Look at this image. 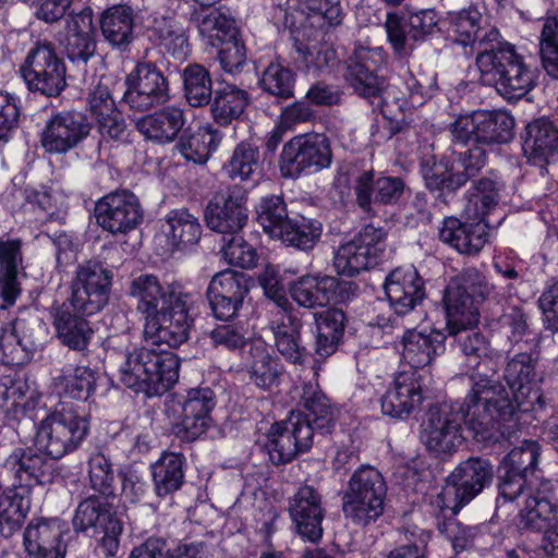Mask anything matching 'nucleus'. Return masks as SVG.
I'll use <instances>...</instances> for the list:
<instances>
[{"label": "nucleus", "mask_w": 558, "mask_h": 558, "mask_svg": "<svg viewBox=\"0 0 558 558\" xmlns=\"http://www.w3.org/2000/svg\"><path fill=\"white\" fill-rule=\"evenodd\" d=\"M113 274L98 260L78 264L69 282V295L50 307L58 341L70 350L86 354L95 330L87 319L108 304Z\"/></svg>", "instance_id": "nucleus-1"}, {"label": "nucleus", "mask_w": 558, "mask_h": 558, "mask_svg": "<svg viewBox=\"0 0 558 558\" xmlns=\"http://www.w3.org/2000/svg\"><path fill=\"white\" fill-rule=\"evenodd\" d=\"M471 388L462 405L442 404L430 408L422 430L429 451L451 454L463 442L461 422L478 444L488 442V375L476 371L470 375Z\"/></svg>", "instance_id": "nucleus-2"}, {"label": "nucleus", "mask_w": 558, "mask_h": 558, "mask_svg": "<svg viewBox=\"0 0 558 558\" xmlns=\"http://www.w3.org/2000/svg\"><path fill=\"white\" fill-rule=\"evenodd\" d=\"M302 403L305 412L291 411L287 418L275 422L266 435L264 448L274 465L292 462L312 448L315 434L328 435L336 425L338 410L317 386H304Z\"/></svg>", "instance_id": "nucleus-3"}, {"label": "nucleus", "mask_w": 558, "mask_h": 558, "mask_svg": "<svg viewBox=\"0 0 558 558\" xmlns=\"http://www.w3.org/2000/svg\"><path fill=\"white\" fill-rule=\"evenodd\" d=\"M535 375V359L531 353H519L505 369L508 388L490 385V452L500 445L508 449L519 439L523 414L533 410L539 400L537 390L529 386Z\"/></svg>", "instance_id": "nucleus-4"}, {"label": "nucleus", "mask_w": 558, "mask_h": 558, "mask_svg": "<svg viewBox=\"0 0 558 558\" xmlns=\"http://www.w3.org/2000/svg\"><path fill=\"white\" fill-rule=\"evenodd\" d=\"M453 141L472 146L463 160L464 172H453V165L434 154H424L420 159V172L425 186L432 191L456 192L486 165L488 147V111L477 110L471 114L460 116L450 125Z\"/></svg>", "instance_id": "nucleus-5"}, {"label": "nucleus", "mask_w": 558, "mask_h": 558, "mask_svg": "<svg viewBox=\"0 0 558 558\" xmlns=\"http://www.w3.org/2000/svg\"><path fill=\"white\" fill-rule=\"evenodd\" d=\"M107 351L119 360L120 381L135 392L162 396L178 381L180 360L173 352L147 347L131 349L128 336L110 337Z\"/></svg>", "instance_id": "nucleus-6"}, {"label": "nucleus", "mask_w": 558, "mask_h": 558, "mask_svg": "<svg viewBox=\"0 0 558 558\" xmlns=\"http://www.w3.org/2000/svg\"><path fill=\"white\" fill-rule=\"evenodd\" d=\"M487 477L488 462L480 458H470L451 472L440 493L430 501L432 513L441 534L457 537L456 515L483 490Z\"/></svg>", "instance_id": "nucleus-7"}, {"label": "nucleus", "mask_w": 558, "mask_h": 558, "mask_svg": "<svg viewBox=\"0 0 558 558\" xmlns=\"http://www.w3.org/2000/svg\"><path fill=\"white\" fill-rule=\"evenodd\" d=\"M258 281L269 301L268 311L272 314L269 328L278 352L286 361L302 365L308 355L306 347L301 342L303 323L293 313V305L287 296L278 272L272 268H266L258 277Z\"/></svg>", "instance_id": "nucleus-8"}, {"label": "nucleus", "mask_w": 558, "mask_h": 558, "mask_svg": "<svg viewBox=\"0 0 558 558\" xmlns=\"http://www.w3.org/2000/svg\"><path fill=\"white\" fill-rule=\"evenodd\" d=\"M465 221L450 216L442 220L439 240L459 253L474 255L488 242V180L482 178L470 192Z\"/></svg>", "instance_id": "nucleus-9"}, {"label": "nucleus", "mask_w": 558, "mask_h": 558, "mask_svg": "<svg viewBox=\"0 0 558 558\" xmlns=\"http://www.w3.org/2000/svg\"><path fill=\"white\" fill-rule=\"evenodd\" d=\"M35 446L51 460L76 451L86 439L90 423L85 413L72 404L59 403L35 425Z\"/></svg>", "instance_id": "nucleus-10"}, {"label": "nucleus", "mask_w": 558, "mask_h": 558, "mask_svg": "<svg viewBox=\"0 0 558 558\" xmlns=\"http://www.w3.org/2000/svg\"><path fill=\"white\" fill-rule=\"evenodd\" d=\"M387 484L383 474L372 465L359 466L342 492L341 509L353 525L366 527L384 513Z\"/></svg>", "instance_id": "nucleus-11"}, {"label": "nucleus", "mask_w": 558, "mask_h": 558, "mask_svg": "<svg viewBox=\"0 0 558 558\" xmlns=\"http://www.w3.org/2000/svg\"><path fill=\"white\" fill-rule=\"evenodd\" d=\"M490 76L497 93L509 101L526 95L536 81L535 72L524 63L515 47L502 39L497 28H490Z\"/></svg>", "instance_id": "nucleus-12"}, {"label": "nucleus", "mask_w": 558, "mask_h": 558, "mask_svg": "<svg viewBox=\"0 0 558 558\" xmlns=\"http://www.w3.org/2000/svg\"><path fill=\"white\" fill-rule=\"evenodd\" d=\"M19 73L31 93L46 97H58L68 86L65 62L47 39H39L29 48Z\"/></svg>", "instance_id": "nucleus-13"}, {"label": "nucleus", "mask_w": 558, "mask_h": 558, "mask_svg": "<svg viewBox=\"0 0 558 558\" xmlns=\"http://www.w3.org/2000/svg\"><path fill=\"white\" fill-rule=\"evenodd\" d=\"M191 302L190 293L172 289L169 303L143 323L145 340L173 349L186 342L194 324L190 314Z\"/></svg>", "instance_id": "nucleus-14"}, {"label": "nucleus", "mask_w": 558, "mask_h": 558, "mask_svg": "<svg viewBox=\"0 0 558 558\" xmlns=\"http://www.w3.org/2000/svg\"><path fill=\"white\" fill-rule=\"evenodd\" d=\"M332 151L329 138L323 133H305L288 141L279 156V170L286 179H298L329 168Z\"/></svg>", "instance_id": "nucleus-15"}, {"label": "nucleus", "mask_w": 558, "mask_h": 558, "mask_svg": "<svg viewBox=\"0 0 558 558\" xmlns=\"http://www.w3.org/2000/svg\"><path fill=\"white\" fill-rule=\"evenodd\" d=\"M387 63V53L383 47H356L348 58L344 80L359 96L387 102L391 92L386 89V80L379 71Z\"/></svg>", "instance_id": "nucleus-16"}, {"label": "nucleus", "mask_w": 558, "mask_h": 558, "mask_svg": "<svg viewBox=\"0 0 558 558\" xmlns=\"http://www.w3.org/2000/svg\"><path fill=\"white\" fill-rule=\"evenodd\" d=\"M541 447L535 440L524 439L521 446L512 448L498 466V497L494 517L500 519L502 508L509 505L523 492L527 476L533 474L538 463Z\"/></svg>", "instance_id": "nucleus-17"}, {"label": "nucleus", "mask_w": 558, "mask_h": 558, "mask_svg": "<svg viewBox=\"0 0 558 558\" xmlns=\"http://www.w3.org/2000/svg\"><path fill=\"white\" fill-rule=\"evenodd\" d=\"M386 248V232L365 226L352 240L335 252L333 266L339 275L354 277L376 266Z\"/></svg>", "instance_id": "nucleus-18"}, {"label": "nucleus", "mask_w": 558, "mask_h": 558, "mask_svg": "<svg viewBox=\"0 0 558 558\" xmlns=\"http://www.w3.org/2000/svg\"><path fill=\"white\" fill-rule=\"evenodd\" d=\"M126 84L123 101L130 110L148 111L170 99L169 81L153 62H138L126 76Z\"/></svg>", "instance_id": "nucleus-19"}, {"label": "nucleus", "mask_w": 558, "mask_h": 558, "mask_svg": "<svg viewBox=\"0 0 558 558\" xmlns=\"http://www.w3.org/2000/svg\"><path fill=\"white\" fill-rule=\"evenodd\" d=\"M97 225L113 235H126L143 221L144 209L138 197L129 190H117L95 204Z\"/></svg>", "instance_id": "nucleus-20"}, {"label": "nucleus", "mask_w": 558, "mask_h": 558, "mask_svg": "<svg viewBox=\"0 0 558 558\" xmlns=\"http://www.w3.org/2000/svg\"><path fill=\"white\" fill-rule=\"evenodd\" d=\"M288 512L295 534L303 541L318 543L324 533L326 510L323 495L313 485H301L289 498Z\"/></svg>", "instance_id": "nucleus-21"}, {"label": "nucleus", "mask_w": 558, "mask_h": 558, "mask_svg": "<svg viewBox=\"0 0 558 558\" xmlns=\"http://www.w3.org/2000/svg\"><path fill=\"white\" fill-rule=\"evenodd\" d=\"M90 130L92 124L82 112L61 111L46 122L40 143L49 154H66L86 140Z\"/></svg>", "instance_id": "nucleus-22"}, {"label": "nucleus", "mask_w": 558, "mask_h": 558, "mask_svg": "<svg viewBox=\"0 0 558 558\" xmlns=\"http://www.w3.org/2000/svg\"><path fill=\"white\" fill-rule=\"evenodd\" d=\"M57 39L71 63L86 65L97 53L93 9L85 7L70 14L65 20L64 32L59 33Z\"/></svg>", "instance_id": "nucleus-23"}, {"label": "nucleus", "mask_w": 558, "mask_h": 558, "mask_svg": "<svg viewBox=\"0 0 558 558\" xmlns=\"http://www.w3.org/2000/svg\"><path fill=\"white\" fill-rule=\"evenodd\" d=\"M247 197L241 189L229 190L227 194L215 195L206 205V226L223 238L240 233L247 223Z\"/></svg>", "instance_id": "nucleus-24"}, {"label": "nucleus", "mask_w": 558, "mask_h": 558, "mask_svg": "<svg viewBox=\"0 0 558 558\" xmlns=\"http://www.w3.org/2000/svg\"><path fill=\"white\" fill-rule=\"evenodd\" d=\"M385 293L388 302L398 315L410 316L422 319L421 313L416 312V306L425 298L424 281L413 266L398 267L393 269L385 280Z\"/></svg>", "instance_id": "nucleus-25"}, {"label": "nucleus", "mask_w": 558, "mask_h": 558, "mask_svg": "<svg viewBox=\"0 0 558 558\" xmlns=\"http://www.w3.org/2000/svg\"><path fill=\"white\" fill-rule=\"evenodd\" d=\"M180 405L179 421L174 425L175 435L185 441H194L210 426V413L216 405L215 393L208 387L192 388Z\"/></svg>", "instance_id": "nucleus-26"}, {"label": "nucleus", "mask_w": 558, "mask_h": 558, "mask_svg": "<svg viewBox=\"0 0 558 558\" xmlns=\"http://www.w3.org/2000/svg\"><path fill=\"white\" fill-rule=\"evenodd\" d=\"M41 451L29 447H16L5 458L2 469L8 472L13 482L11 486L27 485L32 489L33 484L45 485L54 476V463L47 459Z\"/></svg>", "instance_id": "nucleus-27"}, {"label": "nucleus", "mask_w": 558, "mask_h": 558, "mask_svg": "<svg viewBox=\"0 0 558 558\" xmlns=\"http://www.w3.org/2000/svg\"><path fill=\"white\" fill-rule=\"evenodd\" d=\"M404 187L401 178L385 175L375 178L373 169L360 171L352 180L356 204L365 213L373 210V204H396L401 198Z\"/></svg>", "instance_id": "nucleus-28"}, {"label": "nucleus", "mask_w": 558, "mask_h": 558, "mask_svg": "<svg viewBox=\"0 0 558 558\" xmlns=\"http://www.w3.org/2000/svg\"><path fill=\"white\" fill-rule=\"evenodd\" d=\"M421 381L417 371L399 372L380 398L383 414L393 418H407L423 401Z\"/></svg>", "instance_id": "nucleus-29"}, {"label": "nucleus", "mask_w": 558, "mask_h": 558, "mask_svg": "<svg viewBox=\"0 0 558 558\" xmlns=\"http://www.w3.org/2000/svg\"><path fill=\"white\" fill-rule=\"evenodd\" d=\"M446 335L437 329L420 331L408 325L401 337V355L414 371L430 365L445 352Z\"/></svg>", "instance_id": "nucleus-30"}, {"label": "nucleus", "mask_w": 558, "mask_h": 558, "mask_svg": "<svg viewBox=\"0 0 558 558\" xmlns=\"http://www.w3.org/2000/svg\"><path fill=\"white\" fill-rule=\"evenodd\" d=\"M523 149L529 160L539 167V173H547L546 165L558 159V128L547 118H539L526 126Z\"/></svg>", "instance_id": "nucleus-31"}, {"label": "nucleus", "mask_w": 558, "mask_h": 558, "mask_svg": "<svg viewBox=\"0 0 558 558\" xmlns=\"http://www.w3.org/2000/svg\"><path fill=\"white\" fill-rule=\"evenodd\" d=\"M186 122L184 110L174 105L166 106L135 121V129L145 140L166 145L174 142Z\"/></svg>", "instance_id": "nucleus-32"}, {"label": "nucleus", "mask_w": 558, "mask_h": 558, "mask_svg": "<svg viewBox=\"0 0 558 558\" xmlns=\"http://www.w3.org/2000/svg\"><path fill=\"white\" fill-rule=\"evenodd\" d=\"M62 532L56 520L36 518L29 521L23 545L29 558H63Z\"/></svg>", "instance_id": "nucleus-33"}, {"label": "nucleus", "mask_w": 558, "mask_h": 558, "mask_svg": "<svg viewBox=\"0 0 558 558\" xmlns=\"http://www.w3.org/2000/svg\"><path fill=\"white\" fill-rule=\"evenodd\" d=\"M135 12L128 4H114L105 9L99 16L104 40L112 50L126 52L135 40Z\"/></svg>", "instance_id": "nucleus-34"}, {"label": "nucleus", "mask_w": 558, "mask_h": 558, "mask_svg": "<svg viewBox=\"0 0 558 558\" xmlns=\"http://www.w3.org/2000/svg\"><path fill=\"white\" fill-rule=\"evenodd\" d=\"M23 241L20 238L0 236V299L1 307L12 306L21 294L19 274L23 266Z\"/></svg>", "instance_id": "nucleus-35"}, {"label": "nucleus", "mask_w": 558, "mask_h": 558, "mask_svg": "<svg viewBox=\"0 0 558 558\" xmlns=\"http://www.w3.org/2000/svg\"><path fill=\"white\" fill-rule=\"evenodd\" d=\"M251 102L252 98L246 89L232 83H225L217 86L208 104L209 113L214 123L227 128L243 117Z\"/></svg>", "instance_id": "nucleus-36"}, {"label": "nucleus", "mask_w": 558, "mask_h": 558, "mask_svg": "<svg viewBox=\"0 0 558 558\" xmlns=\"http://www.w3.org/2000/svg\"><path fill=\"white\" fill-rule=\"evenodd\" d=\"M447 316V330L450 336L475 327L480 319V311L466 290L459 284H449L444 295Z\"/></svg>", "instance_id": "nucleus-37"}, {"label": "nucleus", "mask_w": 558, "mask_h": 558, "mask_svg": "<svg viewBox=\"0 0 558 558\" xmlns=\"http://www.w3.org/2000/svg\"><path fill=\"white\" fill-rule=\"evenodd\" d=\"M223 138L220 130L211 123L199 126L195 132L190 129L183 131L175 148L185 160L204 165L211 154L218 149Z\"/></svg>", "instance_id": "nucleus-38"}, {"label": "nucleus", "mask_w": 558, "mask_h": 558, "mask_svg": "<svg viewBox=\"0 0 558 558\" xmlns=\"http://www.w3.org/2000/svg\"><path fill=\"white\" fill-rule=\"evenodd\" d=\"M32 505L27 485L5 488L0 496V535L9 538L22 527Z\"/></svg>", "instance_id": "nucleus-39"}, {"label": "nucleus", "mask_w": 558, "mask_h": 558, "mask_svg": "<svg viewBox=\"0 0 558 558\" xmlns=\"http://www.w3.org/2000/svg\"><path fill=\"white\" fill-rule=\"evenodd\" d=\"M171 291L162 287L157 276L149 274L133 278L129 286V295L135 299L143 323L169 303Z\"/></svg>", "instance_id": "nucleus-40"}, {"label": "nucleus", "mask_w": 558, "mask_h": 558, "mask_svg": "<svg viewBox=\"0 0 558 558\" xmlns=\"http://www.w3.org/2000/svg\"><path fill=\"white\" fill-rule=\"evenodd\" d=\"M347 316L340 308L331 307L314 314L316 354L327 357L337 351Z\"/></svg>", "instance_id": "nucleus-41"}, {"label": "nucleus", "mask_w": 558, "mask_h": 558, "mask_svg": "<svg viewBox=\"0 0 558 558\" xmlns=\"http://www.w3.org/2000/svg\"><path fill=\"white\" fill-rule=\"evenodd\" d=\"M163 232L169 242L178 250L198 243L203 228L197 216L187 208L169 210L163 218Z\"/></svg>", "instance_id": "nucleus-42"}, {"label": "nucleus", "mask_w": 558, "mask_h": 558, "mask_svg": "<svg viewBox=\"0 0 558 558\" xmlns=\"http://www.w3.org/2000/svg\"><path fill=\"white\" fill-rule=\"evenodd\" d=\"M128 558H206L202 542L181 543L171 547L167 538L149 536L134 546Z\"/></svg>", "instance_id": "nucleus-43"}, {"label": "nucleus", "mask_w": 558, "mask_h": 558, "mask_svg": "<svg viewBox=\"0 0 558 558\" xmlns=\"http://www.w3.org/2000/svg\"><path fill=\"white\" fill-rule=\"evenodd\" d=\"M520 527L547 531L558 523V501L544 492L529 495L524 508L519 513Z\"/></svg>", "instance_id": "nucleus-44"}, {"label": "nucleus", "mask_w": 558, "mask_h": 558, "mask_svg": "<svg viewBox=\"0 0 558 558\" xmlns=\"http://www.w3.org/2000/svg\"><path fill=\"white\" fill-rule=\"evenodd\" d=\"M331 276L304 275L290 284V295L305 308L324 307L330 303Z\"/></svg>", "instance_id": "nucleus-45"}, {"label": "nucleus", "mask_w": 558, "mask_h": 558, "mask_svg": "<svg viewBox=\"0 0 558 558\" xmlns=\"http://www.w3.org/2000/svg\"><path fill=\"white\" fill-rule=\"evenodd\" d=\"M185 457L180 452H163L151 465L155 492L165 497L179 490L184 483Z\"/></svg>", "instance_id": "nucleus-46"}, {"label": "nucleus", "mask_w": 558, "mask_h": 558, "mask_svg": "<svg viewBox=\"0 0 558 558\" xmlns=\"http://www.w3.org/2000/svg\"><path fill=\"white\" fill-rule=\"evenodd\" d=\"M323 225L319 220L303 215L290 216L277 235L286 245L300 251H311L319 242Z\"/></svg>", "instance_id": "nucleus-47"}, {"label": "nucleus", "mask_w": 558, "mask_h": 558, "mask_svg": "<svg viewBox=\"0 0 558 558\" xmlns=\"http://www.w3.org/2000/svg\"><path fill=\"white\" fill-rule=\"evenodd\" d=\"M181 78L186 102L193 108L208 106L216 93L209 70L199 63H189L182 70Z\"/></svg>", "instance_id": "nucleus-48"}, {"label": "nucleus", "mask_w": 558, "mask_h": 558, "mask_svg": "<svg viewBox=\"0 0 558 558\" xmlns=\"http://www.w3.org/2000/svg\"><path fill=\"white\" fill-rule=\"evenodd\" d=\"M296 73L289 66L271 61L260 73L259 88L277 101H284L294 97Z\"/></svg>", "instance_id": "nucleus-49"}, {"label": "nucleus", "mask_w": 558, "mask_h": 558, "mask_svg": "<svg viewBox=\"0 0 558 558\" xmlns=\"http://www.w3.org/2000/svg\"><path fill=\"white\" fill-rule=\"evenodd\" d=\"M54 387L63 398L87 401L96 390V373L88 366H76L59 375Z\"/></svg>", "instance_id": "nucleus-50"}, {"label": "nucleus", "mask_w": 558, "mask_h": 558, "mask_svg": "<svg viewBox=\"0 0 558 558\" xmlns=\"http://www.w3.org/2000/svg\"><path fill=\"white\" fill-rule=\"evenodd\" d=\"M260 154L257 146L243 141L233 149L230 159L222 166L223 173L231 180H252L260 170Z\"/></svg>", "instance_id": "nucleus-51"}, {"label": "nucleus", "mask_w": 558, "mask_h": 558, "mask_svg": "<svg viewBox=\"0 0 558 558\" xmlns=\"http://www.w3.org/2000/svg\"><path fill=\"white\" fill-rule=\"evenodd\" d=\"M153 32L174 59L184 60L191 53L186 28L175 19L167 16L156 19Z\"/></svg>", "instance_id": "nucleus-52"}, {"label": "nucleus", "mask_w": 558, "mask_h": 558, "mask_svg": "<svg viewBox=\"0 0 558 558\" xmlns=\"http://www.w3.org/2000/svg\"><path fill=\"white\" fill-rule=\"evenodd\" d=\"M248 374L250 380L258 388L269 390L279 384L281 365L263 344L252 345Z\"/></svg>", "instance_id": "nucleus-53"}, {"label": "nucleus", "mask_w": 558, "mask_h": 558, "mask_svg": "<svg viewBox=\"0 0 558 558\" xmlns=\"http://www.w3.org/2000/svg\"><path fill=\"white\" fill-rule=\"evenodd\" d=\"M88 486L105 499L116 496L113 464L102 452L93 453L87 461Z\"/></svg>", "instance_id": "nucleus-54"}, {"label": "nucleus", "mask_w": 558, "mask_h": 558, "mask_svg": "<svg viewBox=\"0 0 558 558\" xmlns=\"http://www.w3.org/2000/svg\"><path fill=\"white\" fill-rule=\"evenodd\" d=\"M101 496L92 495L83 499L73 518L75 531L84 532L90 527L104 526L117 517L111 512V505L101 500Z\"/></svg>", "instance_id": "nucleus-55"}, {"label": "nucleus", "mask_w": 558, "mask_h": 558, "mask_svg": "<svg viewBox=\"0 0 558 558\" xmlns=\"http://www.w3.org/2000/svg\"><path fill=\"white\" fill-rule=\"evenodd\" d=\"M251 278L242 272L232 269H226L217 272L207 287L206 294H213L244 302L250 292Z\"/></svg>", "instance_id": "nucleus-56"}, {"label": "nucleus", "mask_w": 558, "mask_h": 558, "mask_svg": "<svg viewBox=\"0 0 558 558\" xmlns=\"http://www.w3.org/2000/svg\"><path fill=\"white\" fill-rule=\"evenodd\" d=\"M289 218L287 205L281 196H265L256 206L258 223L272 238H277Z\"/></svg>", "instance_id": "nucleus-57"}, {"label": "nucleus", "mask_w": 558, "mask_h": 558, "mask_svg": "<svg viewBox=\"0 0 558 558\" xmlns=\"http://www.w3.org/2000/svg\"><path fill=\"white\" fill-rule=\"evenodd\" d=\"M294 60L300 62L307 72L319 73L333 66L337 60L335 49L328 46L313 47L304 44L299 38L293 43Z\"/></svg>", "instance_id": "nucleus-58"}, {"label": "nucleus", "mask_w": 558, "mask_h": 558, "mask_svg": "<svg viewBox=\"0 0 558 558\" xmlns=\"http://www.w3.org/2000/svg\"><path fill=\"white\" fill-rule=\"evenodd\" d=\"M302 11L307 21L320 28L339 26L343 21L342 7L338 0H303Z\"/></svg>", "instance_id": "nucleus-59"}, {"label": "nucleus", "mask_w": 558, "mask_h": 558, "mask_svg": "<svg viewBox=\"0 0 558 558\" xmlns=\"http://www.w3.org/2000/svg\"><path fill=\"white\" fill-rule=\"evenodd\" d=\"M542 64L548 75L558 78V19L547 17L543 22L539 37Z\"/></svg>", "instance_id": "nucleus-60"}, {"label": "nucleus", "mask_w": 558, "mask_h": 558, "mask_svg": "<svg viewBox=\"0 0 558 558\" xmlns=\"http://www.w3.org/2000/svg\"><path fill=\"white\" fill-rule=\"evenodd\" d=\"M222 240L223 245L220 252L229 265L243 269L256 266L258 260L256 250L240 233L223 238Z\"/></svg>", "instance_id": "nucleus-61"}, {"label": "nucleus", "mask_w": 558, "mask_h": 558, "mask_svg": "<svg viewBox=\"0 0 558 558\" xmlns=\"http://www.w3.org/2000/svg\"><path fill=\"white\" fill-rule=\"evenodd\" d=\"M400 85L390 86L386 89L391 92L390 97L396 101L400 109L404 106H420L425 100V89L422 83L413 75V73L405 69L400 75Z\"/></svg>", "instance_id": "nucleus-62"}, {"label": "nucleus", "mask_w": 558, "mask_h": 558, "mask_svg": "<svg viewBox=\"0 0 558 558\" xmlns=\"http://www.w3.org/2000/svg\"><path fill=\"white\" fill-rule=\"evenodd\" d=\"M97 132L100 135L99 146L104 144H120L126 141L128 126L119 109L94 118Z\"/></svg>", "instance_id": "nucleus-63"}, {"label": "nucleus", "mask_w": 558, "mask_h": 558, "mask_svg": "<svg viewBox=\"0 0 558 558\" xmlns=\"http://www.w3.org/2000/svg\"><path fill=\"white\" fill-rule=\"evenodd\" d=\"M218 60L226 73L234 75L243 70L246 64V48L244 43L235 36V32L229 34V38L222 41Z\"/></svg>", "instance_id": "nucleus-64"}]
</instances>
